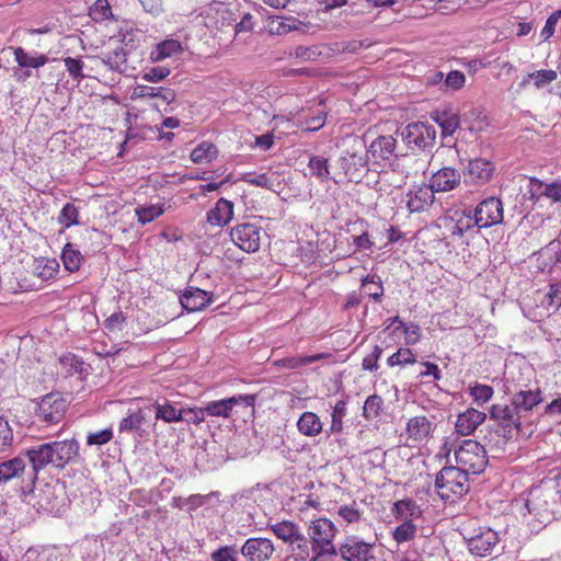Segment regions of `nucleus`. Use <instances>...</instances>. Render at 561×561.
I'll return each instance as SVG.
<instances>
[{"label": "nucleus", "instance_id": "774afa93", "mask_svg": "<svg viewBox=\"0 0 561 561\" xmlns=\"http://www.w3.org/2000/svg\"><path fill=\"white\" fill-rule=\"evenodd\" d=\"M126 318L123 312L118 311L110 316L104 320V328L110 332L122 331L125 324Z\"/></svg>", "mask_w": 561, "mask_h": 561}, {"label": "nucleus", "instance_id": "6ab92c4d", "mask_svg": "<svg viewBox=\"0 0 561 561\" xmlns=\"http://www.w3.org/2000/svg\"><path fill=\"white\" fill-rule=\"evenodd\" d=\"M460 180L461 174L458 170L445 167L432 175L430 185L435 192H449L460 184Z\"/></svg>", "mask_w": 561, "mask_h": 561}, {"label": "nucleus", "instance_id": "9d476101", "mask_svg": "<svg viewBox=\"0 0 561 561\" xmlns=\"http://www.w3.org/2000/svg\"><path fill=\"white\" fill-rule=\"evenodd\" d=\"M68 404V400L61 393L51 392L42 398L36 414L47 424H57L64 419Z\"/></svg>", "mask_w": 561, "mask_h": 561}, {"label": "nucleus", "instance_id": "a19ab883", "mask_svg": "<svg viewBox=\"0 0 561 561\" xmlns=\"http://www.w3.org/2000/svg\"><path fill=\"white\" fill-rule=\"evenodd\" d=\"M328 354L320 353L316 355H305V356H293V357H286L282 359V365L288 369H296L301 366H307L309 364H312L314 362H318L324 357H328Z\"/></svg>", "mask_w": 561, "mask_h": 561}, {"label": "nucleus", "instance_id": "c85d7f7f", "mask_svg": "<svg viewBox=\"0 0 561 561\" xmlns=\"http://www.w3.org/2000/svg\"><path fill=\"white\" fill-rule=\"evenodd\" d=\"M308 168L311 174L316 176L320 182H327L329 180H332L334 183L340 182L336 173L331 175L329 161L322 156H311L309 158Z\"/></svg>", "mask_w": 561, "mask_h": 561}, {"label": "nucleus", "instance_id": "c03bdc74", "mask_svg": "<svg viewBox=\"0 0 561 561\" xmlns=\"http://www.w3.org/2000/svg\"><path fill=\"white\" fill-rule=\"evenodd\" d=\"M135 211L138 221L141 225H146L160 217L164 213V209L162 205H150L137 207Z\"/></svg>", "mask_w": 561, "mask_h": 561}, {"label": "nucleus", "instance_id": "ddd939ff", "mask_svg": "<svg viewBox=\"0 0 561 561\" xmlns=\"http://www.w3.org/2000/svg\"><path fill=\"white\" fill-rule=\"evenodd\" d=\"M262 228L255 224H240L230 230L232 242L242 251L252 253L260 249Z\"/></svg>", "mask_w": 561, "mask_h": 561}, {"label": "nucleus", "instance_id": "e433bc0d", "mask_svg": "<svg viewBox=\"0 0 561 561\" xmlns=\"http://www.w3.org/2000/svg\"><path fill=\"white\" fill-rule=\"evenodd\" d=\"M182 44L179 41L165 39L151 51L150 57L153 61H160L173 54L182 51Z\"/></svg>", "mask_w": 561, "mask_h": 561}, {"label": "nucleus", "instance_id": "0eeeda50", "mask_svg": "<svg viewBox=\"0 0 561 561\" xmlns=\"http://www.w3.org/2000/svg\"><path fill=\"white\" fill-rule=\"evenodd\" d=\"M457 467L467 474H479L488 465L485 447L473 439H465L455 448Z\"/></svg>", "mask_w": 561, "mask_h": 561}, {"label": "nucleus", "instance_id": "ea45409f", "mask_svg": "<svg viewBox=\"0 0 561 561\" xmlns=\"http://www.w3.org/2000/svg\"><path fill=\"white\" fill-rule=\"evenodd\" d=\"M362 286L365 293L376 301H379L383 296L382 283L377 275H367L363 278Z\"/></svg>", "mask_w": 561, "mask_h": 561}, {"label": "nucleus", "instance_id": "b1692460", "mask_svg": "<svg viewBox=\"0 0 561 561\" xmlns=\"http://www.w3.org/2000/svg\"><path fill=\"white\" fill-rule=\"evenodd\" d=\"M486 419V414L470 408L460 413L457 417L455 428L462 436L472 434Z\"/></svg>", "mask_w": 561, "mask_h": 561}, {"label": "nucleus", "instance_id": "f3484780", "mask_svg": "<svg viewBox=\"0 0 561 561\" xmlns=\"http://www.w3.org/2000/svg\"><path fill=\"white\" fill-rule=\"evenodd\" d=\"M213 300V294L197 287H187L180 297L182 307L187 312H195L206 308Z\"/></svg>", "mask_w": 561, "mask_h": 561}, {"label": "nucleus", "instance_id": "c9c22d12", "mask_svg": "<svg viewBox=\"0 0 561 561\" xmlns=\"http://www.w3.org/2000/svg\"><path fill=\"white\" fill-rule=\"evenodd\" d=\"M290 551L295 557L296 561H307L311 559V546L310 540L302 533L297 536V539L289 545Z\"/></svg>", "mask_w": 561, "mask_h": 561}, {"label": "nucleus", "instance_id": "a878e982", "mask_svg": "<svg viewBox=\"0 0 561 561\" xmlns=\"http://www.w3.org/2000/svg\"><path fill=\"white\" fill-rule=\"evenodd\" d=\"M405 430L410 439L421 443L432 433L433 424L426 416L417 415L408 421Z\"/></svg>", "mask_w": 561, "mask_h": 561}, {"label": "nucleus", "instance_id": "37998d69", "mask_svg": "<svg viewBox=\"0 0 561 561\" xmlns=\"http://www.w3.org/2000/svg\"><path fill=\"white\" fill-rule=\"evenodd\" d=\"M416 530L417 528L412 520H403L401 525L393 529L392 538L398 543L410 541L415 537Z\"/></svg>", "mask_w": 561, "mask_h": 561}, {"label": "nucleus", "instance_id": "9b49d317", "mask_svg": "<svg viewBox=\"0 0 561 561\" xmlns=\"http://www.w3.org/2000/svg\"><path fill=\"white\" fill-rule=\"evenodd\" d=\"M256 396L238 394L230 398L208 402L204 410L206 415L229 417L234 408H242L252 411L255 404Z\"/></svg>", "mask_w": 561, "mask_h": 561}, {"label": "nucleus", "instance_id": "4c0bfd02", "mask_svg": "<svg viewBox=\"0 0 561 561\" xmlns=\"http://www.w3.org/2000/svg\"><path fill=\"white\" fill-rule=\"evenodd\" d=\"M217 148L210 142H202L191 152V160L194 163L210 162L217 157Z\"/></svg>", "mask_w": 561, "mask_h": 561}, {"label": "nucleus", "instance_id": "f704fd0d", "mask_svg": "<svg viewBox=\"0 0 561 561\" xmlns=\"http://www.w3.org/2000/svg\"><path fill=\"white\" fill-rule=\"evenodd\" d=\"M102 62L111 70L123 72L127 62V53L123 46L103 55Z\"/></svg>", "mask_w": 561, "mask_h": 561}, {"label": "nucleus", "instance_id": "6e6552de", "mask_svg": "<svg viewBox=\"0 0 561 561\" xmlns=\"http://www.w3.org/2000/svg\"><path fill=\"white\" fill-rule=\"evenodd\" d=\"M503 218V203L495 196L482 199L473 210V219H476V225L479 229H486L502 224Z\"/></svg>", "mask_w": 561, "mask_h": 561}, {"label": "nucleus", "instance_id": "0e129e2a", "mask_svg": "<svg viewBox=\"0 0 561 561\" xmlns=\"http://www.w3.org/2000/svg\"><path fill=\"white\" fill-rule=\"evenodd\" d=\"M170 75V69L162 66L151 67L147 69L142 79L148 82H159L167 78Z\"/></svg>", "mask_w": 561, "mask_h": 561}, {"label": "nucleus", "instance_id": "2eb2a0df", "mask_svg": "<svg viewBox=\"0 0 561 561\" xmlns=\"http://www.w3.org/2000/svg\"><path fill=\"white\" fill-rule=\"evenodd\" d=\"M499 541L496 531L491 528L480 529L478 534L467 540V548L471 554L486 557L492 553Z\"/></svg>", "mask_w": 561, "mask_h": 561}, {"label": "nucleus", "instance_id": "680f3d73", "mask_svg": "<svg viewBox=\"0 0 561 561\" xmlns=\"http://www.w3.org/2000/svg\"><path fill=\"white\" fill-rule=\"evenodd\" d=\"M529 79H534L535 85L539 89L557 79L554 70H538L528 75Z\"/></svg>", "mask_w": 561, "mask_h": 561}, {"label": "nucleus", "instance_id": "8fccbe9b", "mask_svg": "<svg viewBox=\"0 0 561 561\" xmlns=\"http://www.w3.org/2000/svg\"><path fill=\"white\" fill-rule=\"evenodd\" d=\"M78 216H79L78 208L72 203H67L62 207V209L58 216V221L64 227L69 228L71 226L78 224Z\"/></svg>", "mask_w": 561, "mask_h": 561}, {"label": "nucleus", "instance_id": "4be33fe9", "mask_svg": "<svg viewBox=\"0 0 561 561\" xmlns=\"http://www.w3.org/2000/svg\"><path fill=\"white\" fill-rule=\"evenodd\" d=\"M402 137L409 145L426 147L430 140H434L435 131L424 123H412L402 130Z\"/></svg>", "mask_w": 561, "mask_h": 561}, {"label": "nucleus", "instance_id": "79ce46f5", "mask_svg": "<svg viewBox=\"0 0 561 561\" xmlns=\"http://www.w3.org/2000/svg\"><path fill=\"white\" fill-rule=\"evenodd\" d=\"M383 407V400L378 394L369 396L363 407V416L366 420H374L380 415Z\"/></svg>", "mask_w": 561, "mask_h": 561}, {"label": "nucleus", "instance_id": "09e8293b", "mask_svg": "<svg viewBox=\"0 0 561 561\" xmlns=\"http://www.w3.org/2000/svg\"><path fill=\"white\" fill-rule=\"evenodd\" d=\"M145 421V415L141 410L129 413L119 422L121 432H131L140 427Z\"/></svg>", "mask_w": 561, "mask_h": 561}, {"label": "nucleus", "instance_id": "1a4fd4ad", "mask_svg": "<svg viewBox=\"0 0 561 561\" xmlns=\"http://www.w3.org/2000/svg\"><path fill=\"white\" fill-rule=\"evenodd\" d=\"M375 541L368 542L356 535H346L336 549L344 561H369L374 558Z\"/></svg>", "mask_w": 561, "mask_h": 561}, {"label": "nucleus", "instance_id": "393cba45", "mask_svg": "<svg viewBox=\"0 0 561 561\" xmlns=\"http://www.w3.org/2000/svg\"><path fill=\"white\" fill-rule=\"evenodd\" d=\"M233 218V203L220 198L217 201L214 208L207 211V221L211 226L224 227L228 225Z\"/></svg>", "mask_w": 561, "mask_h": 561}, {"label": "nucleus", "instance_id": "052dcab7", "mask_svg": "<svg viewBox=\"0 0 561 561\" xmlns=\"http://www.w3.org/2000/svg\"><path fill=\"white\" fill-rule=\"evenodd\" d=\"M474 227H477V225L476 219H473V216H463L455 222L451 229V236L462 237L467 231Z\"/></svg>", "mask_w": 561, "mask_h": 561}, {"label": "nucleus", "instance_id": "f03ea898", "mask_svg": "<svg viewBox=\"0 0 561 561\" xmlns=\"http://www.w3.org/2000/svg\"><path fill=\"white\" fill-rule=\"evenodd\" d=\"M78 455L79 443L75 438L42 443L25 450L33 479H37L38 472L47 467L64 469Z\"/></svg>", "mask_w": 561, "mask_h": 561}, {"label": "nucleus", "instance_id": "338daca9", "mask_svg": "<svg viewBox=\"0 0 561 561\" xmlns=\"http://www.w3.org/2000/svg\"><path fill=\"white\" fill-rule=\"evenodd\" d=\"M382 355V348L379 345H375L373 352L364 357L363 359V368L365 370H377L378 369V360Z\"/></svg>", "mask_w": 561, "mask_h": 561}, {"label": "nucleus", "instance_id": "473e14b6", "mask_svg": "<svg viewBox=\"0 0 561 561\" xmlns=\"http://www.w3.org/2000/svg\"><path fill=\"white\" fill-rule=\"evenodd\" d=\"M392 512L398 519L412 520L421 515V510L415 501L407 499L393 504Z\"/></svg>", "mask_w": 561, "mask_h": 561}, {"label": "nucleus", "instance_id": "f257e3e1", "mask_svg": "<svg viewBox=\"0 0 561 561\" xmlns=\"http://www.w3.org/2000/svg\"><path fill=\"white\" fill-rule=\"evenodd\" d=\"M561 504V474L543 479L539 485L530 489L527 497L516 501L515 507L526 516L527 514L539 524H548L559 512Z\"/></svg>", "mask_w": 561, "mask_h": 561}, {"label": "nucleus", "instance_id": "5fc2aeb1", "mask_svg": "<svg viewBox=\"0 0 561 561\" xmlns=\"http://www.w3.org/2000/svg\"><path fill=\"white\" fill-rule=\"evenodd\" d=\"M64 64H65V67L68 71L69 76L72 79L80 81L83 78H85V75L82 71L84 64L81 59L67 57V58H64Z\"/></svg>", "mask_w": 561, "mask_h": 561}, {"label": "nucleus", "instance_id": "f8f14e48", "mask_svg": "<svg viewBox=\"0 0 561 561\" xmlns=\"http://www.w3.org/2000/svg\"><path fill=\"white\" fill-rule=\"evenodd\" d=\"M27 462L28 460L25 456V451L14 458L0 462V485L16 480L34 484L37 479H33L30 476L31 467H27Z\"/></svg>", "mask_w": 561, "mask_h": 561}, {"label": "nucleus", "instance_id": "7ed1b4c3", "mask_svg": "<svg viewBox=\"0 0 561 561\" xmlns=\"http://www.w3.org/2000/svg\"><path fill=\"white\" fill-rule=\"evenodd\" d=\"M367 148L362 138L355 137L350 146L345 148L337 161V179L344 175L350 182L359 183L367 174L368 168Z\"/></svg>", "mask_w": 561, "mask_h": 561}, {"label": "nucleus", "instance_id": "20e7f679", "mask_svg": "<svg viewBox=\"0 0 561 561\" xmlns=\"http://www.w3.org/2000/svg\"><path fill=\"white\" fill-rule=\"evenodd\" d=\"M337 534L334 523L328 518H318L311 520L307 535L310 540L312 557L310 561H320L327 556H337L333 540Z\"/></svg>", "mask_w": 561, "mask_h": 561}, {"label": "nucleus", "instance_id": "3c124183", "mask_svg": "<svg viewBox=\"0 0 561 561\" xmlns=\"http://www.w3.org/2000/svg\"><path fill=\"white\" fill-rule=\"evenodd\" d=\"M494 391L491 386L477 383L470 388V396L478 405H483L491 400Z\"/></svg>", "mask_w": 561, "mask_h": 561}, {"label": "nucleus", "instance_id": "603ef678", "mask_svg": "<svg viewBox=\"0 0 561 561\" xmlns=\"http://www.w3.org/2000/svg\"><path fill=\"white\" fill-rule=\"evenodd\" d=\"M415 362V356L410 348H399L387 359V364L390 367L397 365L414 364Z\"/></svg>", "mask_w": 561, "mask_h": 561}, {"label": "nucleus", "instance_id": "bf43d9fd", "mask_svg": "<svg viewBox=\"0 0 561 561\" xmlns=\"http://www.w3.org/2000/svg\"><path fill=\"white\" fill-rule=\"evenodd\" d=\"M182 414L184 417H182V421L186 423H193L195 425H199L205 421L206 412L204 410V407L202 408H182Z\"/></svg>", "mask_w": 561, "mask_h": 561}, {"label": "nucleus", "instance_id": "69168bd1", "mask_svg": "<svg viewBox=\"0 0 561 561\" xmlns=\"http://www.w3.org/2000/svg\"><path fill=\"white\" fill-rule=\"evenodd\" d=\"M538 185L540 187L543 186L541 195L546 196L554 203H561V181L545 185L541 182H538Z\"/></svg>", "mask_w": 561, "mask_h": 561}, {"label": "nucleus", "instance_id": "412c9836", "mask_svg": "<svg viewBox=\"0 0 561 561\" xmlns=\"http://www.w3.org/2000/svg\"><path fill=\"white\" fill-rule=\"evenodd\" d=\"M397 140L392 136H379L367 149V154L371 156L376 163L389 162L396 157Z\"/></svg>", "mask_w": 561, "mask_h": 561}, {"label": "nucleus", "instance_id": "dca6fc26", "mask_svg": "<svg viewBox=\"0 0 561 561\" xmlns=\"http://www.w3.org/2000/svg\"><path fill=\"white\" fill-rule=\"evenodd\" d=\"M494 171L493 162L483 158L472 159L465 169V182L477 185L485 184L491 181Z\"/></svg>", "mask_w": 561, "mask_h": 561}, {"label": "nucleus", "instance_id": "7c9ffc66", "mask_svg": "<svg viewBox=\"0 0 561 561\" xmlns=\"http://www.w3.org/2000/svg\"><path fill=\"white\" fill-rule=\"evenodd\" d=\"M273 534L288 546L297 539V536L301 533L299 526L291 520H282L270 525Z\"/></svg>", "mask_w": 561, "mask_h": 561}, {"label": "nucleus", "instance_id": "58836bf2", "mask_svg": "<svg viewBox=\"0 0 561 561\" xmlns=\"http://www.w3.org/2000/svg\"><path fill=\"white\" fill-rule=\"evenodd\" d=\"M61 260L65 268L73 273L80 268L82 255L71 243H67L62 249Z\"/></svg>", "mask_w": 561, "mask_h": 561}, {"label": "nucleus", "instance_id": "13d9d810", "mask_svg": "<svg viewBox=\"0 0 561 561\" xmlns=\"http://www.w3.org/2000/svg\"><path fill=\"white\" fill-rule=\"evenodd\" d=\"M56 500L57 496L55 486L46 484L41 491V507L47 511H53L56 507Z\"/></svg>", "mask_w": 561, "mask_h": 561}, {"label": "nucleus", "instance_id": "a18cd8bd", "mask_svg": "<svg viewBox=\"0 0 561 561\" xmlns=\"http://www.w3.org/2000/svg\"><path fill=\"white\" fill-rule=\"evenodd\" d=\"M89 15L95 22H103L105 20L113 19L112 8L108 0H96L90 8Z\"/></svg>", "mask_w": 561, "mask_h": 561}, {"label": "nucleus", "instance_id": "2f4dec72", "mask_svg": "<svg viewBox=\"0 0 561 561\" xmlns=\"http://www.w3.org/2000/svg\"><path fill=\"white\" fill-rule=\"evenodd\" d=\"M297 427L302 435L314 437L321 433L322 422L316 413L304 412L297 422Z\"/></svg>", "mask_w": 561, "mask_h": 561}, {"label": "nucleus", "instance_id": "6e6d98bb", "mask_svg": "<svg viewBox=\"0 0 561 561\" xmlns=\"http://www.w3.org/2000/svg\"><path fill=\"white\" fill-rule=\"evenodd\" d=\"M465 81H466V77H465L463 72L458 71V70L450 71L444 80V85H442V90H444V91L459 90L460 88L463 87Z\"/></svg>", "mask_w": 561, "mask_h": 561}, {"label": "nucleus", "instance_id": "aec40b11", "mask_svg": "<svg viewBox=\"0 0 561 561\" xmlns=\"http://www.w3.org/2000/svg\"><path fill=\"white\" fill-rule=\"evenodd\" d=\"M435 191L431 185H420L407 194V206L412 213L424 211L434 203Z\"/></svg>", "mask_w": 561, "mask_h": 561}, {"label": "nucleus", "instance_id": "de8ad7c7", "mask_svg": "<svg viewBox=\"0 0 561 561\" xmlns=\"http://www.w3.org/2000/svg\"><path fill=\"white\" fill-rule=\"evenodd\" d=\"M346 415V401L339 400L333 407L331 413V426L332 433H341L343 430V419Z\"/></svg>", "mask_w": 561, "mask_h": 561}, {"label": "nucleus", "instance_id": "72a5a7b5", "mask_svg": "<svg viewBox=\"0 0 561 561\" xmlns=\"http://www.w3.org/2000/svg\"><path fill=\"white\" fill-rule=\"evenodd\" d=\"M336 515L340 519V523H345V531L348 526L359 524L363 520L362 512L359 511L355 502H353L352 504H344L339 506Z\"/></svg>", "mask_w": 561, "mask_h": 561}, {"label": "nucleus", "instance_id": "39448f33", "mask_svg": "<svg viewBox=\"0 0 561 561\" xmlns=\"http://www.w3.org/2000/svg\"><path fill=\"white\" fill-rule=\"evenodd\" d=\"M490 419L494 420L503 432V437H485L490 447L502 449L520 430L524 419L515 407L511 404H493L490 409Z\"/></svg>", "mask_w": 561, "mask_h": 561}, {"label": "nucleus", "instance_id": "a211bd4d", "mask_svg": "<svg viewBox=\"0 0 561 561\" xmlns=\"http://www.w3.org/2000/svg\"><path fill=\"white\" fill-rule=\"evenodd\" d=\"M11 49L13 50L16 64L21 68L26 69L22 75L18 76L19 81H24L26 78L31 77L30 68L38 69L48 62V57L44 54L35 53L34 55H31L22 47H11Z\"/></svg>", "mask_w": 561, "mask_h": 561}, {"label": "nucleus", "instance_id": "4468645a", "mask_svg": "<svg viewBox=\"0 0 561 561\" xmlns=\"http://www.w3.org/2000/svg\"><path fill=\"white\" fill-rule=\"evenodd\" d=\"M274 551L272 540L263 537L249 538L240 548V553L247 561H268Z\"/></svg>", "mask_w": 561, "mask_h": 561}, {"label": "nucleus", "instance_id": "e2e57ef3", "mask_svg": "<svg viewBox=\"0 0 561 561\" xmlns=\"http://www.w3.org/2000/svg\"><path fill=\"white\" fill-rule=\"evenodd\" d=\"M112 438H113L112 430L105 428V430L98 431L95 433H90L87 436V444L89 446H93V445L101 446V445L108 443Z\"/></svg>", "mask_w": 561, "mask_h": 561}, {"label": "nucleus", "instance_id": "5701e85b", "mask_svg": "<svg viewBox=\"0 0 561 561\" xmlns=\"http://www.w3.org/2000/svg\"><path fill=\"white\" fill-rule=\"evenodd\" d=\"M542 400L541 391L537 388L534 390L527 389L517 391L513 394L511 403L523 417H526L535 407L542 402Z\"/></svg>", "mask_w": 561, "mask_h": 561}, {"label": "nucleus", "instance_id": "c756f323", "mask_svg": "<svg viewBox=\"0 0 561 561\" xmlns=\"http://www.w3.org/2000/svg\"><path fill=\"white\" fill-rule=\"evenodd\" d=\"M152 408L154 410L156 420H161L164 423L181 422L182 417H184L182 414V408L176 409L168 400H163L162 402L157 401Z\"/></svg>", "mask_w": 561, "mask_h": 561}, {"label": "nucleus", "instance_id": "49530a36", "mask_svg": "<svg viewBox=\"0 0 561 561\" xmlns=\"http://www.w3.org/2000/svg\"><path fill=\"white\" fill-rule=\"evenodd\" d=\"M542 304L548 312H554L561 307V283L552 284L545 295Z\"/></svg>", "mask_w": 561, "mask_h": 561}, {"label": "nucleus", "instance_id": "bb28decb", "mask_svg": "<svg viewBox=\"0 0 561 561\" xmlns=\"http://www.w3.org/2000/svg\"><path fill=\"white\" fill-rule=\"evenodd\" d=\"M133 96L140 99H159L167 105L175 101L174 90L164 87H149L144 84H139L134 89Z\"/></svg>", "mask_w": 561, "mask_h": 561}, {"label": "nucleus", "instance_id": "4d7b16f0", "mask_svg": "<svg viewBox=\"0 0 561 561\" xmlns=\"http://www.w3.org/2000/svg\"><path fill=\"white\" fill-rule=\"evenodd\" d=\"M13 443V430L5 417L0 415V451L8 449Z\"/></svg>", "mask_w": 561, "mask_h": 561}, {"label": "nucleus", "instance_id": "423d86ee", "mask_svg": "<svg viewBox=\"0 0 561 561\" xmlns=\"http://www.w3.org/2000/svg\"><path fill=\"white\" fill-rule=\"evenodd\" d=\"M437 494L445 501H455L469 491L468 474L460 468L444 467L436 476Z\"/></svg>", "mask_w": 561, "mask_h": 561}, {"label": "nucleus", "instance_id": "cd10ccee", "mask_svg": "<svg viewBox=\"0 0 561 561\" xmlns=\"http://www.w3.org/2000/svg\"><path fill=\"white\" fill-rule=\"evenodd\" d=\"M32 274L42 280H49L59 271V262L56 259H35L31 266Z\"/></svg>", "mask_w": 561, "mask_h": 561}, {"label": "nucleus", "instance_id": "864d4df0", "mask_svg": "<svg viewBox=\"0 0 561 561\" xmlns=\"http://www.w3.org/2000/svg\"><path fill=\"white\" fill-rule=\"evenodd\" d=\"M211 561H239L238 549L234 545L222 546L210 554Z\"/></svg>", "mask_w": 561, "mask_h": 561}]
</instances>
